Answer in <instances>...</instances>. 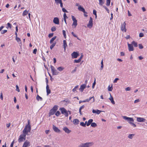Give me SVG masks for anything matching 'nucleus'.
Segmentation results:
<instances>
[{
    "mask_svg": "<svg viewBox=\"0 0 147 147\" xmlns=\"http://www.w3.org/2000/svg\"><path fill=\"white\" fill-rule=\"evenodd\" d=\"M63 34L65 38H66V35L65 34V31L64 30H63L62 31Z\"/></svg>",
    "mask_w": 147,
    "mask_h": 147,
    "instance_id": "obj_47",
    "label": "nucleus"
},
{
    "mask_svg": "<svg viewBox=\"0 0 147 147\" xmlns=\"http://www.w3.org/2000/svg\"><path fill=\"white\" fill-rule=\"evenodd\" d=\"M51 72L53 75H56L58 74L59 72L57 71V70L55 69L53 66L51 65Z\"/></svg>",
    "mask_w": 147,
    "mask_h": 147,
    "instance_id": "obj_4",
    "label": "nucleus"
},
{
    "mask_svg": "<svg viewBox=\"0 0 147 147\" xmlns=\"http://www.w3.org/2000/svg\"><path fill=\"white\" fill-rule=\"evenodd\" d=\"M78 87V85H77L74 87V88L72 89V91L74 92H75L76 91V89H77Z\"/></svg>",
    "mask_w": 147,
    "mask_h": 147,
    "instance_id": "obj_38",
    "label": "nucleus"
},
{
    "mask_svg": "<svg viewBox=\"0 0 147 147\" xmlns=\"http://www.w3.org/2000/svg\"><path fill=\"white\" fill-rule=\"evenodd\" d=\"M53 22L55 24H59V18L57 17L54 18L53 20Z\"/></svg>",
    "mask_w": 147,
    "mask_h": 147,
    "instance_id": "obj_15",
    "label": "nucleus"
},
{
    "mask_svg": "<svg viewBox=\"0 0 147 147\" xmlns=\"http://www.w3.org/2000/svg\"><path fill=\"white\" fill-rule=\"evenodd\" d=\"M140 100L139 99H138L135 100L134 101V103H136L137 102H140Z\"/></svg>",
    "mask_w": 147,
    "mask_h": 147,
    "instance_id": "obj_59",
    "label": "nucleus"
},
{
    "mask_svg": "<svg viewBox=\"0 0 147 147\" xmlns=\"http://www.w3.org/2000/svg\"><path fill=\"white\" fill-rule=\"evenodd\" d=\"M93 25V19L91 17L90 18V20L88 24H87V27L90 28H91Z\"/></svg>",
    "mask_w": 147,
    "mask_h": 147,
    "instance_id": "obj_8",
    "label": "nucleus"
},
{
    "mask_svg": "<svg viewBox=\"0 0 147 147\" xmlns=\"http://www.w3.org/2000/svg\"><path fill=\"white\" fill-rule=\"evenodd\" d=\"M77 24V21H76L73 22L72 25V26H74V28H76Z\"/></svg>",
    "mask_w": 147,
    "mask_h": 147,
    "instance_id": "obj_28",
    "label": "nucleus"
},
{
    "mask_svg": "<svg viewBox=\"0 0 147 147\" xmlns=\"http://www.w3.org/2000/svg\"><path fill=\"white\" fill-rule=\"evenodd\" d=\"M144 36V34L142 33H140L139 34V37H142Z\"/></svg>",
    "mask_w": 147,
    "mask_h": 147,
    "instance_id": "obj_62",
    "label": "nucleus"
},
{
    "mask_svg": "<svg viewBox=\"0 0 147 147\" xmlns=\"http://www.w3.org/2000/svg\"><path fill=\"white\" fill-rule=\"evenodd\" d=\"M136 120L138 122H144L146 121V119L144 118L140 117H137Z\"/></svg>",
    "mask_w": 147,
    "mask_h": 147,
    "instance_id": "obj_10",
    "label": "nucleus"
},
{
    "mask_svg": "<svg viewBox=\"0 0 147 147\" xmlns=\"http://www.w3.org/2000/svg\"><path fill=\"white\" fill-rule=\"evenodd\" d=\"M59 109L61 111V113L62 114H64L65 117H68V114L66 109L64 108H60Z\"/></svg>",
    "mask_w": 147,
    "mask_h": 147,
    "instance_id": "obj_5",
    "label": "nucleus"
},
{
    "mask_svg": "<svg viewBox=\"0 0 147 147\" xmlns=\"http://www.w3.org/2000/svg\"><path fill=\"white\" fill-rule=\"evenodd\" d=\"M127 45L129 51H132L134 50V49L132 44H129L128 43Z\"/></svg>",
    "mask_w": 147,
    "mask_h": 147,
    "instance_id": "obj_14",
    "label": "nucleus"
},
{
    "mask_svg": "<svg viewBox=\"0 0 147 147\" xmlns=\"http://www.w3.org/2000/svg\"><path fill=\"white\" fill-rule=\"evenodd\" d=\"M113 90V88L112 87V86L110 87V86H109L108 87V90L109 91H112Z\"/></svg>",
    "mask_w": 147,
    "mask_h": 147,
    "instance_id": "obj_49",
    "label": "nucleus"
},
{
    "mask_svg": "<svg viewBox=\"0 0 147 147\" xmlns=\"http://www.w3.org/2000/svg\"><path fill=\"white\" fill-rule=\"evenodd\" d=\"M110 98H109V99L111 100V102L112 103L113 105L115 104V102L113 100V97L112 96L111 94L110 93Z\"/></svg>",
    "mask_w": 147,
    "mask_h": 147,
    "instance_id": "obj_23",
    "label": "nucleus"
},
{
    "mask_svg": "<svg viewBox=\"0 0 147 147\" xmlns=\"http://www.w3.org/2000/svg\"><path fill=\"white\" fill-rule=\"evenodd\" d=\"M55 46V44H52L50 46V48L51 50Z\"/></svg>",
    "mask_w": 147,
    "mask_h": 147,
    "instance_id": "obj_55",
    "label": "nucleus"
},
{
    "mask_svg": "<svg viewBox=\"0 0 147 147\" xmlns=\"http://www.w3.org/2000/svg\"><path fill=\"white\" fill-rule=\"evenodd\" d=\"M71 17L72 20L73 21V22L77 21V20H76L75 17L74 16H72Z\"/></svg>",
    "mask_w": 147,
    "mask_h": 147,
    "instance_id": "obj_40",
    "label": "nucleus"
},
{
    "mask_svg": "<svg viewBox=\"0 0 147 147\" xmlns=\"http://www.w3.org/2000/svg\"><path fill=\"white\" fill-rule=\"evenodd\" d=\"M28 11H27V10H24L22 13V16H25L26 15H27V14L28 13Z\"/></svg>",
    "mask_w": 147,
    "mask_h": 147,
    "instance_id": "obj_30",
    "label": "nucleus"
},
{
    "mask_svg": "<svg viewBox=\"0 0 147 147\" xmlns=\"http://www.w3.org/2000/svg\"><path fill=\"white\" fill-rule=\"evenodd\" d=\"M86 84H83L82 85L80 86V88L79 89V90L81 92H83L84 89L86 88Z\"/></svg>",
    "mask_w": 147,
    "mask_h": 147,
    "instance_id": "obj_17",
    "label": "nucleus"
},
{
    "mask_svg": "<svg viewBox=\"0 0 147 147\" xmlns=\"http://www.w3.org/2000/svg\"><path fill=\"white\" fill-rule=\"evenodd\" d=\"M36 99L38 100H40V101H42V98L39 96L38 95H37L36 97Z\"/></svg>",
    "mask_w": 147,
    "mask_h": 147,
    "instance_id": "obj_29",
    "label": "nucleus"
},
{
    "mask_svg": "<svg viewBox=\"0 0 147 147\" xmlns=\"http://www.w3.org/2000/svg\"><path fill=\"white\" fill-rule=\"evenodd\" d=\"M92 99H93V100L92 101V102H94L95 101V98H94V96L92 97H90L89 98H87V99H88V101H89L91 100Z\"/></svg>",
    "mask_w": 147,
    "mask_h": 147,
    "instance_id": "obj_32",
    "label": "nucleus"
},
{
    "mask_svg": "<svg viewBox=\"0 0 147 147\" xmlns=\"http://www.w3.org/2000/svg\"><path fill=\"white\" fill-rule=\"evenodd\" d=\"M139 47L140 49H142L143 48V46L141 44H139Z\"/></svg>",
    "mask_w": 147,
    "mask_h": 147,
    "instance_id": "obj_50",
    "label": "nucleus"
},
{
    "mask_svg": "<svg viewBox=\"0 0 147 147\" xmlns=\"http://www.w3.org/2000/svg\"><path fill=\"white\" fill-rule=\"evenodd\" d=\"M37 51V49H34L33 50V53L34 54H36Z\"/></svg>",
    "mask_w": 147,
    "mask_h": 147,
    "instance_id": "obj_63",
    "label": "nucleus"
},
{
    "mask_svg": "<svg viewBox=\"0 0 147 147\" xmlns=\"http://www.w3.org/2000/svg\"><path fill=\"white\" fill-rule=\"evenodd\" d=\"M57 36H55L53 37L50 40V44H52L53 43V41L56 38Z\"/></svg>",
    "mask_w": 147,
    "mask_h": 147,
    "instance_id": "obj_27",
    "label": "nucleus"
},
{
    "mask_svg": "<svg viewBox=\"0 0 147 147\" xmlns=\"http://www.w3.org/2000/svg\"><path fill=\"white\" fill-rule=\"evenodd\" d=\"M99 4L100 5H102L104 3V1H103L102 0H99Z\"/></svg>",
    "mask_w": 147,
    "mask_h": 147,
    "instance_id": "obj_33",
    "label": "nucleus"
},
{
    "mask_svg": "<svg viewBox=\"0 0 147 147\" xmlns=\"http://www.w3.org/2000/svg\"><path fill=\"white\" fill-rule=\"evenodd\" d=\"M91 126L92 127H94L97 126V124L93 122L91 123Z\"/></svg>",
    "mask_w": 147,
    "mask_h": 147,
    "instance_id": "obj_34",
    "label": "nucleus"
},
{
    "mask_svg": "<svg viewBox=\"0 0 147 147\" xmlns=\"http://www.w3.org/2000/svg\"><path fill=\"white\" fill-rule=\"evenodd\" d=\"M77 68L76 67H75V69L73 70L72 71H71V73H74V72H75V71H76V69H77Z\"/></svg>",
    "mask_w": 147,
    "mask_h": 147,
    "instance_id": "obj_60",
    "label": "nucleus"
},
{
    "mask_svg": "<svg viewBox=\"0 0 147 147\" xmlns=\"http://www.w3.org/2000/svg\"><path fill=\"white\" fill-rule=\"evenodd\" d=\"M131 90V88L129 87H128L125 88V90L126 91H129Z\"/></svg>",
    "mask_w": 147,
    "mask_h": 147,
    "instance_id": "obj_57",
    "label": "nucleus"
},
{
    "mask_svg": "<svg viewBox=\"0 0 147 147\" xmlns=\"http://www.w3.org/2000/svg\"><path fill=\"white\" fill-rule=\"evenodd\" d=\"M95 81H96V79H95V80H94V81L93 82V84H92V88H94L95 86V85L96 84V82H95Z\"/></svg>",
    "mask_w": 147,
    "mask_h": 147,
    "instance_id": "obj_48",
    "label": "nucleus"
},
{
    "mask_svg": "<svg viewBox=\"0 0 147 147\" xmlns=\"http://www.w3.org/2000/svg\"><path fill=\"white\" fill-rule=\"evenodd\" d=\"M64 69V68L62 67H60L57 68V70L59 71H61L63 70Z\"/></svg>",
    "mask_w": 147,
    "mask_h": 147,
    "instance_id": "obj_35",
    "label": "nucleus"
},
{
    "mask_svg": "<svg viewBox=\"0 0 147 147\" xmlns=\"http://www.w3.org/2000/svg\"><path fill=\"white\" fill-rule=\"evenodd\" d=\"M78 9L79 11L83 12L84 13H87L85 11V10L84 8L81 5L78 6Z\"/></svg>",
    "mask_w": 147,
    "mask_h": 147,
    "instance_id": "obj_13",
    "label": "nucleus"
},
{
    "mask_svg": "<svg viewBox=\"0 0 147 147\" xmlns=\"http://www.w3.org/2000/svg\"><path fill=\"white\" fill-rule=\"evenodd\" d=\"M56 28L55 26H53L51 28V30L52 32H54L56 30Z\"/></svg>",
    "mask_w": 147,
    "mask_h": 147,
    "instance_id": "obj_39",
    "label": "nucleus"
},
{
    "mask_svg": "<svg viewBox=\"0 0 147 147\" xmlns=\"http://www.w3.org/2000/svg\"><path fill=\"white\" fill-rule=\"evenodd\" d=\"M61 113L59 111H57L55 114V115L57 116H58Z\"/></svg>",
    "mask_w": 147,
    "mask_h": 147,
    "instance_id": "obj_42",
    "label": "nucleus"
},
{
    "mask_svg": "<svg viewBox=\"0 0 147 147\" xmlns=\"http://www.w3.org/2000/svg\"><path fill=\"white\" fill-rule=\"evenodd\" d=\"M135 134H129L128 135V138L130 139H132L133 136H134Z\"/></svg>",
    "mask_w": 147,
    "mask_h": 147,
    "instance_id": "obj_31",
    "label": "nucleus"
},
{
    "mask_svg": "<svg viewBox=\"0 0 147 147\" xmlns=\"http://www.w3.org/2000/svg\"><path fill=\"white\" fill-rule=\"evenodd\" d=\"M111 0H107L106 5L107 6H109Z\"/></svg>",
    "mask_w": 147,
    "mask_h": 147,
    "instance_id": "obj_36",
    "label": "nucleus"
},
{
    "mask_svg": "<svg viewBox=\"0 0 147 147\" xmlns=\"http://www.w3.org/2000/svg\"><path fill=\"white\" fill-rule=\"evenodd\" d=\"M93 121V120L92 119H89L87 123V126H89L90 124H91V123H92V121Z\"/></svg>",
    "mask_w": 147,
    "mask_h": 147,
    "instance_id": "obj_24",
    "label": "nucleus"
},
{
    "mask_svg": "<svg viewBox=\"0 0 147 147\" xmlns=\"http://www.w3.org/2000/svg\"><path fill=\"white\" fill-rule=\"evenodd\" d=\"M84 107H85L84 105H83L80 107V108L79 109V113H80V115H82V113L81 112V110L82 109H83V108H84Z\"/></svg>",
    "mask_w": 147,
    "mask_h": 147,
    "instance_id": "obj_26",
    "label": "nucleus"
},
{
    "mask_svg": "<svg viewBox=\"0 0 147 147\" xmlns=\"http://www.w3.org/2000/svg\"><path fill=\"white\" fill-rule=\"evenodd\" d=\"M80 125L84 127H85V124L83 122H81L80 123Z\"/></svg>",
    "mask_w": 147,
    "mask_h": 147,
    "instance_id": "obj_44",
    "label": "nucleus"
},
{
    "mask_svg": "<svg viewBox=\"0 0 147 147\" xmlns=\"http://www.w3.org/2000/svg\"><path fill=\"white\" fill-rule=\"evenodd\" d=\"M80 121L79 120L77 119H75L73 121V123L74 125H77L79 123Z\"/></svg>",
    "mask_w": 147,
    "mask_h": 147,
    "instance_id": "obj_21",
    "label": "nucleus"
},
{
    "mask_svg": "<svg viewBox=\"0 0 147 147\" xmlns=\"http://www.w3.org/2000/svg\"><path fill=\"white\" fill-rule=\"evenodd\" d=\"M93 142H88L86 143H83V147H90L94 144Z\"/></svg>",
    "mask_w": 147,
    "mask_h": 147,
    "instance_id": "obj_6",
    "label": "nucleus"
},
{
    "mask_svg": "<svg viewBox=\"0 0 147 147\" xmlns=\"http://www.w3.org/2000/svg\"><path fill=\"white\" fill-rule=\"evenodd\" d=\"M131 44L132 45H133L135 47H138V44L137 42H136L135 41H133L131 42Z\"/></svg>",
    "mask_w": 147,
    "mask_h": 147,
    "instance_id": "obj_25",
    "label": "nucleus"
},
{
    "mask_svg": "<svg viewBox=\"0 0 147 147\" xmlns=\"http://www.w3.org/2000/svg\"><path fill=\"white\" fill-rule=\"evenodd\" d=\"M126 23L125 22L123 24H121V30L123 31L124 30L125 32H126V29L125 28Z\"/></svg>",
    "mask_w": 147,
    "mask_h": 147,
    "instance_id": "obj_12",
    "label": "nucleus"
},
{
    "mask_svg": "<svg viewBox=\"0 0 147 147\" xmlns=\"http://www.w3.org/2000/svg\"><path fill=\"white\" fill-rule=\"evenodd\" d=\"M102 7L106 10L108 13H109V10L105 5H103Z\"/></svg>",
    "mask_w": 147,
    "mask_h": 147,
    "instance_id": "obj_41",
    "label": "nucleus"
},
{
    "mask_svg": "<svg viewBox=\"0 0 147 147\" xmlns=\"http://www.w3.org/2000/svg\"><path fill=\"white\" fill-rule=\"evenodd\" d=\"M30 142L28 140H26L24 143L22 147H28L30 146Z\"/></svg>",
    "mask_w": 147,
    "mask_h": 147,
    "instance_id": "obj_11",
    "label": "nucleus"
},
{
    "mask_svg": "<svg viewBox=\"0 0 147 147\" xmlns=\"http://www.w3.org/2000/svg\"><path fill=\"white\" fill-rule=\"evenodd\" d=\"M16 90L18 92H19L20 90L18 86V85H16Z\"/></svg>",
    "mask_w": 147,
    "mask_h": 147,
    "instance_id": "obj_56",
    "label": "nucleus"
},
{
    "mask_svg": "<svg viewBox=\"0 0 147 147\" xmlns=\"http://www.w3.org/2000/svg\"><path fill=\"white\" fill-rule=\"evenodd\" d=\"M102 112H104V111H102ZM92 113H96L97 114H99L102 111H100L98 110H95L94 109H93L92 111Z\"/></svg>",
    "mask_w": 147,
    "mask_h": 147,
    "instance_id": "obj_19",
    "label": "nucleus"
},
{
    "mask_svg": "<svg viewBox=\"0 0 147 147\" xmlns=\"http://www.w3.org/2000/svg\"><path fill=\"white\" fill-rule=\"evenodd\" d=\"M16 40L17 41V42H21V40L18 37H17L16 38Z\"/></svg>",
    "mask_w": 147,
    "mask_h": 147,
    "instance_id": "obj_43",
    "label": "nucleus"
},
{
    "mask_svg": "<svg viewBox=\"0 0 147 147\" xmlns=\"http://www.w3.org/2000/svg\"><path fill=\"white\" fill-rule=\"evenodd\" d=\"M63 18L64 19H66L68 18V17L66 15V14L65 13H64L63 14Z\"/></svg>",
    "mask_w": 147,
    "mask_h": 147,
    "instance_id": "obj_58",
    "label": "nucleus"
},
{
    "mask_svg": "<svg viewBox=\"0 0 147 147\" xmlns=\"http://www.w3.org/2000/svg\"><path fill=\"white\" fill-rule=\"evenodd\" d=\"M62 10L64 12H68L64 8H63L62 9Z\"/></svg>",
    "mask_w": 147,
    "mask_h": 147,
    "instance_id": "obj_51",
    "label": "nucleus"
},
{
    "mask_svg": "<svg viewBox=\"0 0 147 147\" xmlns=\"http://www.w3.org/2000/svg\"><path fill=\"white\" fill-rule=\"evenodd\" d=\"M7 30H3L1 31V34H4L7 32Z\"/></svg>",
    "mask_w": 147,
    "mask_h": 147,
    "instance_id": "obj_52",
    "label": "nucleus"
},
{
    "mask_svg": "<svg viewBox=\"0 0 147 147\" xmlns=\"http://www.w3.org/2000/svg\"><path fill=\"white\" fill-rule=\"evenodd\" d=\"M72 58L73 59L76 58L79 55L78 53L77 52H74L71 54Z\"/></svg>",
    "mask_w": 147,
    "mask_h": 147,
    "instance_id": "obj_9",
    "label": "nucleus"
},
{
    "mask_svg": "<svg viewBox=\"0 0 147 147\" xmlns=\"http://www.w3.org/2000/svg\"><path fill=\"white\" fill-rule=\"evenodd\" d=\"M26 134H23V135H21L20 136V138L18 139L19 142H21L23 141V140H26Z\"/></svg>",
    "mask_w": 147,
    "mask_h": 147,
    "instance_id": "obj_7",
    "label": "nucleus"
},
{
    "mask_svg": "<svg viewBox=\"0 0 147 147\" xmlns=\"http://www.w3.org/2000/svg\"><path fill=\"white\" fill-rule=\"evenodd\" d=\"M31 130V126L30 124L29 120L28 121V124L26 125L23 131V134H27L28 132H30Z\"/></svg>",
    "mask_w": 147,
    "mask_h": 147,
    "instance_id": "obj_2",
    "label": "nucleus"
},
{
    "mask_svg": "<svg viewBox=\"0 0 147 147\" xmlns=\"http://www.w3.org/2000/svg\"><path fill=\"white\" fill-rule=\"evenodd\" d=\"M122 117L125 120L127 121L129 124L133 127H136V125L133 123L134 120L133 118L128 117L126 116H123Z\"/></svg>",
    "mask_w": 147,
    "mask_h": 147,
    "instance_id": "obj_1",
    "label": "nucleus"
},
{
    "mask_svg": "<svg viewBox=\"0 0 147 147\" xmlns=\"http://www.w3.org/2000/svg\"><path fill=\"white\" fill-rule=\"evenodd\" d=\"M53 33H50L49 34V35H48V37L49 38H51L53 36Z\"/></svg>",
    "mask_w": 147,
    "mask_h": 147,
    "instance_id": "obj_53",
    "label": "nucleus"
},
{
    "mask_svg": "<svg viewBox=\"0 0 147 147\" xmlns=\"http://www.w3.org/2000/svg\"><path fill=\"white\" fill-rule=\"evenodd\" d=\"M93 14L95 16L96 18V11L95 9L93 10Z\"/></svg>",
    "mask_w": 147,
    "mask_h": 147,
    "instance_id": "obj_46",
    "label": "nucleus"
},
{
    "mask_svg": "<svg viewBox=\"0 0 147 147\" xmlns=\"http://www.w3.org/2000/svg\"><path fill=\"white\" fill-rule=\"evenodd\" d=\"M46 91L47 92V95H48L49 94H50L51 92V91L50 90L49 85H47L46 87Z\"/></svg>",
    "mask_w": 147,
    "mask_h": 147,
    "instance_id": "obj_20",
    "label": "nucleus"
},
{
    "mask_svg": "<svg viewBox=\"0 0 147 147\" xmlns=\"http://www.w3.org/2000/svg\"><path fill=\"white\" fill-rule=\"evenodd\" d=\"M0 98L1 100H3V93L1 92L0 94Z\"/></svg>",
    "mask_w": 147,
    "mask_h": 147,
    "instance_id": "obj_64",
    "label": "nucleus"
},
{
    "mask_svg": "<svg viewBox=\"0 0 147 147\" xmlns=\"http://www.w3.org/2000/svg\"><path fill=\"white\" fill-rule=\"evenodd\" d=\"M71 34L72 35L75 37H77V36L73 32H72Z\"/></svg>",
    "mask_w": 147,
    "mask_h": 147,
    "instance_id": "obj_61",
    "label": "nucleus"
},
{
    "mask_svg": "<svg viewBox=\"0 0 147 147\" xmlns=\"http://www.w3.org/2000/svg\"><path fill=\"white\" fill-rule=\"evenodd\" d=\"M12 25L9 23H8L7 24V26L6 27V28H11Z\"/></svg>",
    "mask_w": 147,
    "mask_h": 147,
    "instance_id": "obj_37",
    "label": "nucleus"
},
{
    "mask_svg": "<svg viewBox=\"0 0 147 147\" xmlns=\"http://www.w3.org/2000/svg\"><path fill=\"white\" fill-rule=\"evenodd\" d=\"M81 61L79 59L78 60L75 59L74 60V62L76 63H79Z\"/></svg>",
    "mask_w": 147,
    "mask_h": 147,
    "instance_id": "obj_45",
    "label": "nucleus"
},
{
    "mask_svg": "<svg viewBox=\"0 0 147 147\" xmlns=\"http://www.w3.org/2000/svg\"><path fill=\"white\" fill-rule=\"evenodd\" d=\"M58 109V106L55 105L50 110L49 114L50 115H53Z\"/></svg>",
    "mask_w": 147,
    "mask_h": 147,
    "instance_id": "obj_3",
    "label": "nucleus"
},
{
    "mask_svg": "<svg viewBox=\"0 0 147 147\" xmlns=\"http://www.w3.org/2000/svg\"><path fill=\"white\" fill-rule=\"evenodd\" d=\"M63 130L65 131V132L67 134L71 132V131L69 130V129L67 127H64L63 128Z\"/></svg>",
    "mask_w": 147,
    "mask_h": 147,
    "instance_id": "obj_18",
    "label": "nucleus"
},
{
    "mask_svg": "<svg viewBox=\"0 0 147 147\" xmlns=\"http://www.w3.org/2000/svg\"><path fill=\"white\" fill-rule=\"evenodd\" d=\"M119 80V79L118 78H116L114 80L113 82L114 83H116L117 82V81Z\"/></svg>",
    "mask_w": 147,
    "mask_h": 147,
    "instance_id": "obj_54",
    "label": "nucleus"
},
{
    "mask_svg": "<svg viewBox=\"0 0 147 147\" xmlns=\"http://www.w3.org/2000/svg\"><path fill=\"white\" fill-rule=\"evenodd\" d=\"M67 45L66 42V41L65 40H63V47L64 48V51L65 50V49H66V47H67Z\"/></svg>",
    "mask_w": 147,
    "mask_h": 147,
    "instance_id": "obj_22",
    "label": "nucleus"
},
{
    "mask_svg": "<svg viewBox=\"0 0 147 147\" xmlns=\"http://www.w3.org/2000/svg\"><path fill=\"white\" fill-rule=\"evenodd\" d=\"M53 129L54 131L56 132L60 133V130L58 129L57 127L53 125Z\"/></svg>",
    "mask_w": 147,
    "mask_h": 147,
    "instance_id": "obj_16",
    "label": "nucleus"
}]
</instances>
